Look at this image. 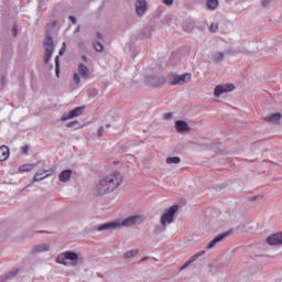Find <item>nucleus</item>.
I'll list each match as a JSON object with an SVG mask.
<instances>
[{
	"label": "nucleus",
	"mask_w": 282,
	"mask_h": 282,
	"mask_svg": "<svg viewBox=\"0 0 282 282\" xmlns=\"http://www.w3.org/2000/svg\"><path fill=\"white\" fill-rule=\"evenodd\" d=\"M80 257L74 251H64L56 257V263L61 265H78Z\"/></svg>",
	"instance_id": "obj_3"
},
{
	"label": "nucleus",
	"mask_w": 282,
	"mask_h": 282,
	"mask_svg": "<svg viewBox=\"0 0 282 282\" xmlns=\"http://www.w3.org/2000/svg\"><path fill=\"white\" fill-rule=\"evenodd\" d=\"M230 235L231 232L227 231L225 234H220L216 236L212 241L208 242V245L206 246V250H213V248H215L217 243H221V241H224L225 239H228Z\"/></svg>",
	"instance_id": "obj_7"
},
{
	"label": "nucleus",
	"mask_w": 282,
	"mask_h": 282,
	"mask_svg": "<svg viewBox=\"0 0 282 282\" xmlns=\"http://www.w3.org/2000/svg\"><path fill=\"white\" fill-rule=\"evenodd\" d=\"M166 78L164 76H151L148 78V85L151 87H164Z\"/></svg>",
	"instance_id": "obj_10"
},
{
	"label": "nucleus",
	"mask_w": 282,
	"mask_h": 282,
	"mask_svg": "<svg viewBox=\"0 0 282 282\" xmlns=\"http://www.w3.org/2000/svg\"><path fill=\"white\" fill-rule=\"evenodd\" d=\"M68 19H69V21H72V23H74V24L77 23L76 17L69 15Z\"/></svg>",
	"instance_id": "obj_37"
},
{
	"label": "nucleus",
	"mask_w": 282,
	"mask_h": 282,
	"mask_svg": "<svg viewBox=\"0 0 282 282\" xmlns=\"http://www.w3.org/2000/svg\"><path fill=\"white\" fill-rule=\"evenodd\" d=\"M75 32H80V26H77Z\"/></svg>",
	"instance_id": "obj_44"
},
{
	"label": "nucleus",
	"mask_w": 282,
	"mask_h": 282,
	"mask_svg": "<svg viewBox=\"0 0 282 282\" xmlns=\"http://www.w3.org/2000/svg\"><path fill=\"white\" fill-rule=\"evenodd\" d=\"M124 259H132V257H138V250H130L123 253Z\"/></svg>",
	"instance_id": "obj_28"
},
{
	"label": "nucleus",
	"mask_w": 282,
	"mask_h": 282,
	"mask_svg": "<svg viewBox=\"0 0 282 282\" xmlns=\"http://www.w3.org/2000/svg\"><path fill=\"white\" fill-rule=\"evenodd\" d=\"M110 127H111V124H109V123H108V124H106V129H109Z\"/></svg>",
	"instance_id": "obj_46"
},
{
	"label": "nucleus",
	"mask_w": 282,
	"mask_h": 282,
	"mask_svg": "<svg viewBox=\"0 0 282 282\" xmlns=\"http://www.w3.org/2000/svg\"><path fill=\"white\" fill-rule=\"evenodd\" d=\"M229 91H235V84H225L216 86L214 90V96L216 98H219L221 94H228Z\"/></svg>",
	"instance_id": "obj_6"
},
{
	"label": "nucleus",
	"mask_w": 282,
	"mask_h": 282,
	"mask_svg": "<svg viewBox=\"0 0 282 282\" xmlns=\"http://www.w3.org/2000/svg\"><path fill=\"white\" fill-rule=\"evenodd\" d=\"M66 50H67V44L63 43V46L59 50V56H63V54H65Z\"/></svg>",
	"instance_id": "obj_32"
},
{
	"label": "nucleus",
	"mask_w": 282,
	"mask_h": 282,
	"mask_svg": "<svg viewBox=\"0 0 282 282\" xmlns=\"http://www.w3.org/2000/svg\"><path fill=\"white\" fill-rule=\"evenodd\" d=\"M175 129L178 133H184L186 131H191V127H188V123L184 120L175 121Z\"/></svg>",
	"instance_id": "obj_14"
},
{
	"label": "nucleus",
	"mask_w": 282,
	"mask_h": 282,
	"mask_svg": "<svg viewBox=\"0 0 282 282\" xmlns=\"http://www.w3.org/2000/svg\"><path fill=\"white\" fill-rule=\"evenodd\" d=\"M19 274V269H12L11 271L7 272L6 275H2V281H6L8 279H12V276H17Z\"/></svg>",
	"instance_id": "obj_23"
},
{
	"label": "nucleus",
	"mask_w": 282,
	"mask_h": 282,
	"mask_svg": "<svg viewBox=\"0 0 282 282\" xmlns=\"http://www.w3.org/2000/svg\"><path fill=\"white\" fill-rule=\"evenodd\" d=\"M268 246H282V231L273 234L265 239Z\"/></svg>",
	"instance_id": "obj_11"
},
{
	"label": "nucleus",
	"mask_w": 282,
	"mask_h": 282,
	"mask_svg": "<svg viewBox=\"0 0 282 282\" xmlns=\"http://www.w3.org/2000/svg\"><path fill=\"white\" fill-rule=\"evenodd\" d=\"M73 80L75 85H80V75H78V73H75L73 76Z\"/></svg>",
	"instance_id": "obj_30"
},
{
	"label": "nucleus",
	"mask_w": 282,
	"mask_h": 282,
	"mask_svg": "<svg viewBox=\"0 0 282 282\" xmlns=\"http://www.w3.org/2000/svg\"><path fill=\"white\" fill-rule=\"evenodd\" d=\"M163 118H164V120H172L173 119V113L166 112V113L163 115Z\"/></svg>",
	"instance_id": "obj_33"
},
{
	"label": "nucleus",
	"mask_w": 282,
	"mask_h": 282,
	"mask_svg": "<svg viewBox=\"0 0 282 282\" xmlns=\"http://www.w3.org/2000/svg\"><path fill=\"white\" fill-rule=\"evenodd\" d=\"M34 169V164H23L19 167L20 173H25L28 171H32Z\"/></svg>",
	"instance_id": "obj_25"
},
{
	"label": "nucleus",
	"mask_w": 282,
	"mask_h": 282,
	"mask_svg": "<svg viewBox=\"0 0 282 282\" xmlns=\"http://www.w3.org/2000/svg\"><path fill=\"white\" fill-rule=\"evenodd\" d=\"M256 199H259V196L250 197V200H251V202H254Z\"/></svg>",
	"instance_id": "obj_42"
},
{
	"label": "nucleus",
	"mask_w": 282,
	"mask_h": 282,
	"mask_svg": "<svg viewBox=\"0 0 282 282\" xmlns=\"http://www.w3.org/2000/svg\"><path fill=\"white\" fill-rule=\"evenodd\" d=\"M55 74L58 77L61 74V62H59V56L55 57Z\"/></svg>",
	"instance_id": "obj_27"
},
{
	"label": "nucleus",
	"mask_w": 282,
	"mask_h": 282,
	"mask_svg": "<svg viewBox=\"0 0 282 282\" xmlns=\"http://www.w3.org/2000/svg\"><path fill=\"white\" fill-rule=\"evenodd\" d=\"M209 30H210V32H217V26L214 28V26L212 25V26L209 28Z\"/></svg>",
	"instance_id": "obj_40"
},
{
	"label": "nucleus",
	"mask_w": 282,
	"mask_h": 282,
	"mask_svg": "<svg viewBox=\"0 0 282 282\" xmlns=\"http://www.w3.org/2000/svg\"><path fill=\"white\" fill-rule=\"evenodd\" d=\"M76 124H78V121H70V122L66 123V127L68 129H74V127H76Z\"/></svg>",
	"instance_id": "obj_31"
},
{
	"label": "nucleus",
	"mask_w": 282,
	"mask_h": 282,
	"mask_svg": "<svg viewBox=\"0 0 282 282\" xmlns=\"http://www.w3.org/2000/svg\"><path fill=\"white\" fill-rule=\"evenodd\" d=\"M226 57V54L221 52H214L208 56L209 63H215L216 65L221 63L224 58Z\"/></svg>",
	"instance_id": "obj_13"
},
{
	"label": "nucleus",
	"mask_w": 282,
	"mask_h": 282,
	"mask_svg": "<svg viewBox=\"0 0 282 282\" xmlns=\"http://www.w3.org/2000/svg\"><path fill=\"white\" fill-rule=\"evenodd\" d=\"M94 47L96 50V52H105V46L102 45V43L95 41L94 42Z\"/></svg>",
	"instance_id": "obj_29"
},
{
	"label": "nucleus",
	"mask_w": 282,
	"mask_h": 282,
	"mask_svg": "<svg viewBox=\"0 0 282 282\" xmlns=\"http://www.w3.org/2000/svg\"><path fill=\"white\" fill-rule=\"evenodd\" d=\"M219 7V0H207L206 1V9L207 10H217V8Z\"/></svg>",
	"instance_id": "obj_22"
},
{
	"label": "nucleus",
	"mask_w": 282,
	"mask_h": 282,
	"mask_svg": "<svg viewBox=\"0 0 282 282\" xmlns=\"http://www.w3.org/2000/svg\"><path fill=\"white\" fill-rule=\"evenodd\" d=\"M78 74L79 76H82V78H85V80H87V78H89V68H87L85 64L80 63L78 64Z\"/></svg>",
	"instance_id": "obj_19"
},
{
	"label": "nucleus",
	"mask_w": 282,
	"mask_h": 282,
	"mask_svg": "<svg viewBox=\"0 0 282 282\" xmlns=\"http://www.w3.org/2000/svg\"><path fill=\"white\" fill-rule=\"evenodd\" d=\"M205 254H206V251H199L194 256L189 257V259L181 267V270H186L187 265H191V263H194V261H197L199 257H204Z\"/></svg>",
	"instance_id": "obj_16"
},
{
	"label": "nucleus",
	"mask_w": 282,
	"mask_h": 282,
	"mask_svg": "<svg viewBox=\"0 0 282 282\" xmlns=\"http://www.w3.org/2000/svg\"><path fill=\"white\" fill-rule=\"evenodd\" d=\"M97 39L102 40V33L101 32H97Z\"/></svg>",
	"instance_id": "obj_41"
},
{
	"label": "nucleus",
	"mask_w": 282,
	"mask_h": 282,
	"mask_svg": "<svg viewBox=\"0 0 282 282\" xmlns=\"http://www.w3.org/2000/svg\"><path fill=\"white\" fill-rule=\"evenodd\" d=\"M180 209V206L173 205L171 206L161 217L162 226H166L167 224H173L175 221V213Z\"/></svg>",
	"instance_id": "obj_4"
},
{
	"label": "nucleus",
	"mask_w": 282,
	"mask_h": 282,
	"mask_svg": "<svg viewBox=\"0 0 282 282\" xmlns=\"http://www.w3.org/2000/svg\"><path fill=\"white\" fill-rule=\"evenodd\" d=\"M166 164H180L182 162V159L180 156H170L166 159Z\"/></svg>",
	"instance_id": "obj_24"
},
{
	"label": "nucleus",
	"mask_w": 282,
	"mask_h": 282,
	"mask_svg": "<svg viewBox=\"0 0 282 282\" xmlns=\"http://www.w3.org/2000/svg\"><path fill=\"white\" fill-rule=\"evenodd\" d=\"M123 180L124 175H122V173L120 172H112L106 175L97 183L95 188L96 195L102 196L109 195V193H113V191H116V188H118L120 184H122Z\"/></svg>",
	"instance_id": "obj_1"
},
{
	"label": "nucleus",
	"mask_w": 282,
	"mask_h": 282,
	"mask_svg": "<svg viewBox=\"0 0 282 282\" xmlns=\"http://www.w3.org/2000/svg\"><path fill=\"white\" fill-rule=\"evenodd\" d=\"M165 6H173V0H163Z\"/></svg>",
	"instance_id": "obj_38"
},
{
	"label": "nucleus",
	"mask_w": 282,
	"mask_h": 282,
	"mask_svg": "<svg viewBox=\"0 0 282 282\" xmlns=\"http://www.w3.org/2000/svg\"><path fill=\"white\" fill-rule=\"evenodd\" d=\"M12 32H13V36H17V34H18V29H17V25H14L13 28H12Z\"/></svg>",
	"instance_id": "obj_39"
},
{
	"label": "nucleus",
	"mask_w": 282,
	"mask_h": 282,
	"mask_svg": "<svg viewBox=\"0 0 282 282\" xmlns=\"http://www.w3.org/2000/svg\"><path fill=\"white\" fill-rule=\"evenodd\" d=\"M144 217L140 215L130 216L123 220H115L106 224H101L97 227L98 232H111L113 230H120V228H129L131 226H138L143 224Z\"/></svg>",
	"instance_id": "obj_2"
},
{
	"label": "nucleus",
	"mask_w": 282,
	"mask_h": 282,
	"mask_svg": "<svg viewBox=\"0 0 282 282\" xmlns=\"http://www.w3.org/2000/svg\"><path fill=\"white\" fill-rule=\"evenodd\" d=\"M1 83H2V85H4V83H6V76H2V77H1Z\"/></svg>",
	"instance_id": "obj_43"
},
{
	"label": "nucleus",
	"mask_w": 282,
	"mask_h": 282,
	"mask_svg": "<svg viewBox=\"0 0 282 282\" xmlns=\"http://www.w3.org/2000/svg\"><path fill=\"white\" fill-rule=\"evenodd\" d=\"M164 230H166V226L163 225H158L154 227V235H162V232H164Z\"/></svg>",
	"instance_id": "obj_26"
},
{
	"label": "nucleus",
	"mask_w": 282,
	"mask_h": 282,
	"mask_svg": "<svg viewBox=\"0 0 282 282\" xmlns=\"http://www.w3.org/2000/svg\"><path fill=\"white\" fill-rule=\"evenodd\" d=\"M230 1H232V0H227L228 3H230Z\"/></svg>",
	"instance_id": "obj_47"
},
{
	"label": "nucleus",
	"mask_w": 282,
	"mask_h": 282,
	"mask_svg": "<svg viewBox=\"0 0 282 282\" xmlns=\"http://www.w3.org/2000/svg\"><path fill=\"white\" fill-rule=\"evenodd\" d=\"M31 252H32V254H36L39 252H50V245L42 243V245L34 246L31 249Z\"/></svg>",
	"instance_id": "obj_17"
},
{
	"label": "nucleus",
	"mask_w": 282,
	"mask_h": 282,
	"mask_svg": "<svg viewBox=\"0 0 282 282\" xmlns=\"http://www.w3.org/2000/svg\"><path fill=\"white\" fill-rule=\"evenodd\" d=\"M84 109H85V107H77V108L73 109L72 111H69L68 113H64L61 117L62 122L72 120V118H78V116H83Z\"/></svg>",
	"instance_id": "obj_9"
},
{
	"label": "nucleus",
	"mask_w": 282,
	"mask_h": 282,
	"mask_svg": "<svg viewBox=\"0 0 282 282\" xmlns=\"http://www.w3.org/2000/svg\"><path fill=\"white\" fill-rule=\"evenodd\" d=\"M59 182H69L72 180V170H64L59 173Z\"/></svg>",
	"instance_id": "obj_21"
},
{
	"label": "nucleus",
	"mask_w": 282,
	"mask_h": 282,
	"mask_svg": "<svg viewBox=\"0 0 282 282\" xmlns=\"http://www.w3.org/2000/svg\"><path fill=\"white\" fill-rule=\"evenodd\" d=\"M45 45V57L44 63L47 64L52 61V54H54V37L52 35H47L44 40Z\"/></svg>",
	"instance_id": "obj_5"
},
{
	"label": "nucleus",
	"mask_w": 282,
	"mask_h": 282,
	"mask_svg": "<svg viewBox=\"0 0 282 282\" xmlns=\"http://www.w3.org/2000/svg\"><path fill=\"white\" fill-rule=\"evenodd\" d=\"M187 80H191V74L186 73L184 75H172L170 85H184Z\"/></svg>",
	"instance_id": "obj_8"
},
{
	"label": "nucleus",
	"mask_w": 282,
	"mask_h": 282,
	"mask_svg": "<svg viewBox=\"0 0 282 282\" xmlns=\"http://www.w3.org/2000/svg\"><path fill=\"white\" fill-rule=\"evenodd\" d=\"M10 158V149L7 145L0 147V162H6Z\"/></svg>",
	"instance_id": "obj_18"
},
{
	"label": "nucleus",
	"mask_w": 282,
	"mask_h": 282,
	"mask_svg": "<svg viewBox=\"0 0 282 282\" xmlns=\"http://www.w3.org/2000/svg\"><path fill=\"white\" fill-rule=\"evenodd\" d=\"M54 170H45L43 172H36L33 176V182H43L46 177H52Z\"/></svg>",
	"instance_id": "obj_12"
},
{
	"label": "nucleus",
	"mask_w": 282,
	"mask_h": 282,
	"mask_svg": "<svg viewBox=\"0 0 282 282\" xmlns=\"http://www.w3.org/2000/svg\"><path fill=\"white\" fill-rule=\"evenodd\" d=\"M98 135H99V138H102L104 135H105V127H100L99 129H98Z\"/></svg>",
	"instance_id": "obj_34"
},
{
	"label": "nucleus",
	"mask_w": 282,
	"mask_h": 282,
	"mask_svg": "<svg viewBox=\"0 0 282 282\" xmlns=\"http://www.w3.org/2000/svg\"><path fill=\"white\" fill-rule=\"evenodd\" d=\"M83 61H87V56L83 55L82 56Z\"/></svg>",
	"instance_id": "obj_45"
},
{
	"label": "nucleus",
	"mask_w": 282,
	"mask_h": 282,
	"mask_svg": "<svg viewBox=\"0 0 282 282\" xmlns=\"http://www.w3.org/2000/svg\"><path fill=\"white\" fill-rule=\"evenodd\" d=\"M29 151H30V147H29V145H24V147L22 148V153H23L24 155H28Z\"/></svg>",
	"instance_id": "obj_36"
},
{
	"label": "nucleus",
	"mask_w": 282,
	"mask_h": 282,
	"mask_svg": "<svg viewBox=\"0 0 282 282\" xmlns=\"http://www.w3.org/2000/svg\"><path fill=\"white\" fill-rule=\"evenodd\" d=\"M135 12L138 17H142L147 12V1L145 0H138L135 2Z\"/></svg>",
	"instance_id": "obj_15"
},
{
	"label": "nucleus",
	"mask_w": 282,
	"mask_h": 282,
	"mask_svg": "<svg viewBox=\"0 0 282 282\" xmlns=\"http://www.w3.org/2000/svg\"><path fill=\"white\" fill-rule=\"evenodd\" d=\"M281 118H282L281 112H274V113H272L270 116H267L264 118V120H265V122L276 123V122H279L281 120Z\"/></svg>",
	"instance_id": "obj_20"
},
{
	"label": "nucleus",
	"mask_w": 282,
	"mask_h": 282,
	"mask_svg": "<svg viewBox=\"0 0 282 282\" xmlns=\"http://www.w3.org/2000/svg\"><path fill=\"white\" fill-rule=\"evenodd\" d=\"M269 3H271V0H262L261 1L262 8H268Z\"/></svg>",
	"instance_id": "obj_35"
}]
</instances>
